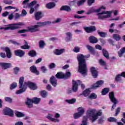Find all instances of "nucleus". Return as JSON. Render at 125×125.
<instances>
[{
    "instance_id": "1",
    "label": "nucleus",
    "mask_w": 125,
    "mask_h": 125,
    "mask_svg": "<svg viewBox=\"0 0 125 125\" xmlns=\"http://www.w3.org/2000/svg\"><path fill=\"white\" fill-rule=\"evenodd\" d=\"M90 55L89 54L86 56H83V54L78 55L77 56L79 62V69L78 71L83 76H85L87 73V68H86V63L84 58H89Z\"/></svg>"
},
{
    "instance_id": "2",
    "label": "nucleus",
    "mask_w": 125,
    "mask_h": 125,
    "mask_svg": "<svg viewBox=\"0 0 125 125\" xmlns=\"http://www.w3.org/2000/svg\"><path fill=\"white\" fill-rule=\"evenodd\" d=\"M51 24L50 21H45L44 22H37V24L34 25H31L26 28V29H23L21 30H19L18 33L19 34H21L23 33H27L30 32V33H36L40 31V27H42V26H45V25H49Z\"/></svg>"
},
{
    "instance_id": "3",
    "label": "nucleus",
    "mask_w": 125,
    "mask_h": 125,
    "mask_svg": "<svg viewBox=\"0 0 125 125\" xmlns=\"http://www.w3.org/2000/svg\"><path fill=\"white\" fill-rule=\"evenodd\" d=\"M95 113H96V109L93 108H88L86 112V116L92 121V123L95 122L98 119V117L102 115L101 110H99L96 114Z\"/></svg>"
},
{
    "instance_id": "4",
    "label": "nucleus",
    "mask_w": 125,
    "mask_h": 125,
    "mask_svg": "<svg viewBox=\"0 0 125 125\" xmlns=\"http://www.w3.org/2000/svg\"><path fill=\"white\" fill-rule=\"evenodd\" d=\"M30 0H24L23 2V8H27V7H31L30 8V13L32 14V13H34V11H35V8H37V7H39L40 6V5L39 4H36L37 3V1L36 0H34L33 1L31 2L29 4L28 3L29 2ZM36 6L35 7V8H33V6L34 5H35Z\"/></svg>"
},
{
    "instance_id": "5",
    "label": "nucleus",
    "mask_w": 125,
    "mask_h": 125,
    "mask_svg": "<svg viewBox=\"0 0 125 125\" xmlns=\"http://www.w3.org/2000/svg\"><path fill=\"white\" fill-rule=\"evenodd\" d=\"M22 26H24V23L20 22L17 23L7 25L5 27H0V30L4 29L6 31L8 30H16L17 29H20V28L22 27Z\"/></svg>"
},
{
    "instance_id": "6",
    "label": "nucleus",
    "mask_w": 125,
    "mask_h": 125,
    "mask_svg": "<svg viewBox=\"0 0 125 125\" xmlns=\"http://www.w3.org/2000/svg\"><path fill=\"white\" fill-rule=\"evenodd\" d=\"M24 77H21L20 78L19 86L20 90H17L16 92V94H21V93H23V92H25V91H26V84H25V82L24 83Z\"/></svg>"
},
{
    "instance_id": "7",
    "label": "nucleus",
    "mask_w": 125,
    "mask_h": 125,
    "mask_svg": "<svg viewBox=\"0 0 125 125\" xmlns=\"http://www.w3.org/2000/svg\"><path fill=\"white\" fill-rule=\"evenodd\" d=\"M111 11H103L101 13L97 14V16L100 20H104L106 18H110L111 17Z\"/></svg>"
},
{
    "instance_id": "8",
    "label": "nucleus",
    "mask_w": 125,
    "mask_h": 125,
    "mask_svg": "<svg viewBox=\"0 0 125 125\" xmlns=\"http://www.w3.org/2000/svg\"><path fill=\"white\" fill-rule=\"evenodd\" d=\"M57 79H68L71 77V73L70 72H67L65 74L63 72H59L56 75Z\"/></svg>"
},
{
    "instance_id": "9",
    "label": "nucleus",
    "mask_w": 125,
    "mask_h": 125,
    "mask_svg": "<svg viewBox=\"0 0 125 125\" xmlns=\"http://www.w3.org/2000/svg\"><path fill=\"white\" fill-rule=\"evenodd\" d=\"M109 97L111 101H112V102L114 103V104H113L111 107V110H114V108L116 107V104L118 103V101L117 100V99H116V98H115V95L114 94V92H111L109 93Z\"/></svg>"
},
{
    "instance_id": "10",
    "label": "nucleus",
    "mask_w": 125,
    "mask_h": 125,
    "mask_svg": "<svg viewBox=\"0 0 125 125\" xmlns=\"http://www.w3.org/2000/svg\"><path fill=\"white\" fill-rule=\"evenodd\" d=\"M25 84L26 85V89H27V87H29L30 89H32V90H35L38 88V86L36 83L31 82L30 81H27L25 82Z\"/></svg>"
},
{
    "instance_id": "11",
    "label": "nucleus",
    "mask_w": 125,
    "mask_h": 125,
    "mask_svg": "<svg viewBox=\"0 0 125 125\" xmlns=\"http://www.w3.org/2000/svg\"><path fill=\"white\" fill-rule=\"evenodd\" d=\"M106 9V7L104 6H101L100 7L99 9H94L93 8H91L86 13L88 15L90 14V13H92V12H97L99 13L100 11H102V10H105Z\"/></svg>"
},
{
    "instance_id": "12",
    "label": "nucleus",
    "mask_w": 125,
    "mask_h": 125,
    "mask_svg": "<svg viewBox=\"0 0 125 125\" xmlns=\"http://www.w3.org/2000/svg\"><path fill=\"white\" fill-rule=\"evenodd\" d=\"M81 84V81H72V90L74 92L78 91V85Z\"/></svg>"
},
{
    "instance_id": "13",
    "label": "nucleus",
    "mask_w": 125,
    "mask_h": 125,
    "mask_svg": "<svg viewBox=\"0 0 125 125\" xmlns=\"http://www.w3.org/2000/svg\"><path fill=\"white\" fill-rule=\"evenodd\" d=\"M4 115L6 116H10V117H13V111L8 107H5L3 110Z\"/></svg>"
},
{
    "instance_id": "14",
    "label": "nucleus",
    "mask_w": 125,
    "mask_h": 125,
    "mask_svg": "<svg viewBox=\"0 0 125 125\" xmlns=\"http://www.w3.org/2000/svg\"><path fill=\"white\" fill-rule=\"evenodd\" d=\"M103 84H104V81L103 80H100L92 85L91 88H93V89H96V88H98V87H101V86H102Z\"/></svg>"
},
{
    "instance_id": "15",
    "label": "nucleus",
    "mask_w": 125,
    "mask_h": 125,
    "mask_svg": "<svg viewBox=\"0 0 125 125\" xmlns=\"http://www.w3.org/2000/svg\"><path fill=\"white\" fill-rule=\"evenodd\" d=\"M0 67H1L2 70H7L9 68H11V67H12V64L8 62H0Z\"/></svg>"
},
{
    "instance_id": "16",
    "label": "nucleus",
    "mask_w": 125,
    "mask_h": 125,
    "mask_svg": "<svg viewBox=\"0 0 125 125\" xmlns=\"http://www.w3.org/2000/svg\"><path fill=\"white\" fill-rule=\"evenodd\" d=\"M64 41L65 42H69L72 41V38H73V34L71 32H68L65 33Z\"/></svg>"
},
{
    "instance_id": "17",
    "label": "nucleus",
    "mask_w": 125,
    "mask_h": 125,
    "mask_svg": "<svg viewBox=\"0 0 125 125\" xmlns=\"http://www.w3.org/2000/svg\"><path fill=\"white\" fill-rule=\"evenodd\" d=\"M1 49L3 51H5V52L6 53V57H7V58L10 59L12 56V54L11 53L9 48L7 47H3L1 48Z\"/></svg>"
},
{
    "instance_id": "18",
    "label": "nucleus",
    "mask_w": 125,
    "mask_h": 125,
    "mask_svg": "<svg viewBox=\"0 0 125 125\" xmlns=\"http://www.w3.org/2000/svg\"><path fill=\"white\" fill-rule=\"evenodd\" d=\"M83 28L86 33H91L94 32L96 30L95 26H91L90 27L84 26Z\"/></svg>"
},
{
    "instance_id": "19",
    "label": "nucleus",
    "mask_w": 125,
    "mask_h": 125,
    "mask_svg": "<svg viewBox=\"0 0 125 125\" xmlns=\"http://www.w3.org/2000/svg\"><path fill=\"white\" fill-rule=\"evenodd\" d=\"M53 115L51 114H48L46 116V118L49 121H51V122H53L54 123H59L60 120L59 119H55V118H53Z\"/></svg>"
},
{
    "instance_id": "20",
    "label": "nucleus",
    "mask_w": 125,
    "mask_h": 125,
    "mask_svg": "<svg viewBox=\"0 0 125 125\" xmlns=\"http://www.w3.org/2000/svg\"><path fill=\"white\" fill-rule=\"evenodd\" d=\"M88 40L90 43H97L98 42V39L94 36H90Z\"/></svg>"
},
{
    "instance_id": "21",
    "label": "nucleus",
    "mask_w": 125,
    "mask_h": 125,
    "mask_svg": "<svg viewBox=\"0 0 125 125\" xmlns=\"http://www.w3.org/2000/svg\"><path fill=\"white\" fill-rule=\"evenodd\" d=\"M15 54L16 56H19V57H22L24 56L25 52L21 50H17L15 51Z\"/></svg>"
},
{
    "instance_id": "22",
    "label": "nucleus",
    "mask_w": 125,
    "mask_h": 125,
    "mask_svg": "<svg viewBox=\"0 0 125 125\" xmlns=\"http://www.w3.org/2000/svg\"><path fill=\"white\" fill-rule=\"evenodd\" d=\"M50 82L53 86H56L57 85V80H56V78L54 76H52L50 78Z\"/></svg>"
},
{
    "instance_id": "23",
    "label": "nucleus",
    "mask_w": 125,
    "mask_h": 125,
    "mask_svg": "<svg viewBox=\"0 0 125 125\" xmlns=\"http://www.w3.org/2000/svg\"><path fill=\"white\" fill-rule=\"evenodd\" d=\"M14 114L17 118H23V117H25V114L23 112H21L18 110L15 111Z\"/></svg>"
},
{
    "instance_id": "24",
    "label": "nucleus",
    "mask_w": 125,
    "mask_h": 125,
    "mask_svg": "<svg viewBox=\"0 0 125 125\" xmlns=\"http://www.w3.org/2000/svg\"><path fill=\"white\" fill-rule=\"evenodd\" d=\"M64 52H65V49H56L54 51V53L56 55H61Z\"/></svg>"
},
{
    "instance_id": "25",
    "label": "nucleus",
    "mask_w": 125,
    "mask_h": 125,
    "mask_svg": "<svg viewBox=\"0 0 125 125\" xmlns=\"http://www.w3.org/2000/svg\"><path fill=\"white\" fill-rule=\"evenodd\" d=\"M91 72L92 73V75L93 78H97V76H98V72L96 70V69L94 67H92L91 68Z\"/></svg>"
},
{
    "instance_id": "26",
    "label": "nucleus",
    "mask_w": 125,
    "mask_h": 125,
    "mask_svg": "<svg viewBox=\"0 0 125 125\" xmlns=\"http://www.w3.org/2000/svg\"><path fill=\"white\" fill-rule=\"evenodd\" d=\"M125 54V47H122L119 51L118 52V55L119 57H122L123 55Z\"/></svg>"
},
{
    "instance_id": "27",
    "label": "nucleus",
    "mask_w": 125,
    "mask_h": 125,
    "mask_svg": "<svg viewBox=\"0 0 125 125\" xmlns=\"http://www.w3.org/2000/svg\"><path fill=\"white\" fill-rule=\"evenodd\" d=\"M43 16V14L41 12H38L35 14V19L40 20Z\"/></svg>"
},
{
    "instance_id": "28",
    "label": "nucleus",
    "mask_w": 125,
    "mask_h": 125,
    "mask_svg": "<svg viewBox=\"0 0 125 125\" xmlns=\"http://www.w3.org/2000/svg\"><path fill=\"white\" fill-rule=\"evenodd\" d=\"M25 103L28 108H32V107H33V101L32 99H27Z\"/></svg>"
},
{
    "instance_id": "29",
    "label": "nucleus",
    "mask_w": 125,
    "mask_h": 125,
    "mask_svg": "<svg viewBox=\"0 0 125 125\" xmlns=\"http://www.w3.org/2000/svg\"><path fill=\"white\" fill-rule=\"evenodd\" d=\"M30 71L32 73H34L36 75H39L40 74V72L37 70V67L35 66H32L30 67Z\"/></svg>"
},
{
    "instance_id": "30",
    "label": "nucleus",
    "mask_w": 125,
    "mask_h": 125,
    "mask_svg": "<svg viewBox=\"0 0 125 125\" xmlns=\"http://www.w3.org/2000/svg\"><path fill=\"white\" fill-rule=\"evenodd\" d=\"M46 7L48 9H51V8H53V7H55V3L49 2L46 4Z\"/></svg>"
},
{
    "instance_id": "31",
    "label": "nucleus",
    "mask_w": 125,
    "mask_h": 125,
    "mask_svg": "<svg viewBox=\"0 0 125 125\" xmlns=\"http://www.w3.org/2000/svg\"><path fill=\"white\" fill-rule=\"evenodd\" d=\"M90 89H86L83 92V95L85 96V97H88V95L90 94Z\"/></svg>"
},
{
    "instance_id": "32",
    "label": "nucleus",
    "mask_w": 125,
    "mask_h": 125,
    "mask_svg": "<svg viewBox=\"0 0 125 125\" xmlns=\"http://www.w3.org/2000/svg\"><path fill=\"white\" fill-rule=\"evenodd\" d=\"M112 37L113 39H114V40H115V41H116L117 42H119V41H121V40H122V37L119 34H113Z\"/></svg>"
},
{
    "instance_id": "33",
    "label": "nucleus",
    "mask_w": 125,
    "mask_h": 125,
    "mask_svg": "<svg viewBox=\"0 0 125 125\" xmlns=\"http://www.w3.org/2000/svg\"><path fill=\"white\" fill-rule=\"evenodd\" d=\"M86 47L87 49H88V50H89L90 52H91L93 55H95V54H94V49H93V47H92V46L89 45H86Z\"/></svg>"
},
{
    "instance_id": "34",
    "label": "nucleus",
    "mask_w": 125,
    "mask_h": 125,
    "mask_svg": "<svg viewBox=\"0 0 125 125\" xmlns=\"http://www.w3.org/2000/svg\"><path fill=\"white\" fill-rule=\"evenodd\" d=\"M32 100V103H34V104H39L41 102V98L35 97L31 99Z\"/></svg>"
},
{
    "instance_id": "35",
    "label": "nucleus",
    "mask_w": 125,
    "mask_h": 125,
    "mask_svg": "<svg viewBox=\"0 0 125 125\" xmlns=\"http://www.w3.org/2000/svg\"><path fill=\"white\" fill-rule=\"evenodd\" d=\"M87 119H89L87 116H84L83 117V120L82 121V123L81 125H87Z\"/></svg>"
},
{
    "instance_id": "36",
    "label": "nucleus",
    "mask_w": 125,
    "mask_h": 125,
    "mask_svg": "<svg viewBox=\"0 0 125 125\" xmlns=\"http://www.w3.org/2000/svg\"><path fill=\"white\" fill-rule=\"evenodd\" d=\"M77 110L78 113H80L81 116H83V114H84V108L83 107L78 108Z\"/></svg>"
},
{
    "instance_id": "37",
    "label": "nucleus",
    "mask_w": 125,
    "mask_h": 125,
    "mask_svg": "<svg viewBox=\"0 0 125 125\" xmlns=\"http://www.w3.org/2000/svg\"><path fill=\"white\" fill-rule=\"evenodd\" d=\"M88 98L89 99H96L97 98V95L94 93H92L88 96Z\"/></svg>"
},
{
    "instance_id": "38",
    "label": "nucleus",
    "mask_w": 125,
    "mask_h": 125,
    "mask_svg": "<svg viewBox=\"0 0 125 125\" xmlns=\"http://www.w3.org/2000/svg\"><path fill=\"white\" fill-rule=\"evenodd\" d=\"M61 10H65V11H71V8L68 6H63L61 8Z\"/></svg>"
},
{
    "instance_id": "39",
    "label": "nucleus",
    "mask_w": 125,
    "mask_h": 125,
    "mask_svg": "<svg viewBox=\"0 0 125 125\" xmlns=\"http://www.w3.org/2000/svg\"><path fill=\"white\" fill-rule=\"evenodd\" d=\"M40 94L42 96V97L43 98H45V97H46L47 96V92H46V91H41L40 92Z\"/></svg>"
},
{
    "instance_id": "40",
    "label": "nucleus",
    "mask_w": 125,
    "mask_h": 125,
    "mask_svg": "<svg viewBox=\"0 0 125 125\" xmlns=\"http://www.w3.org/2000/svg\"><path fill=\"white\" fill-rule=\"evenodd\" d=\"M102 51L104 56L105 58H107V59H109V53H108V51L105 49H103Z\"/></svg>"
},
{
    "instance_id": "41",
    "label": "nucleus",
    "mask_w": 125,
    "mask_h": 125,
    "mask_svg": "<svg viewBox=\"0 0 125 125\" xmlns=\"http://www.w3.org/2000/svg\"><path fill=\"white\" fill-rule=\"evenodd\" d=\"M21 48H22V49H29L30 46L28 45V43L24 41V45L21 46Z\"/></svg>"
},
{
    "instance_id": "42",
    "label": "nucleus",
    "mask_w": 125,
    "mask_h": 125,
    "mask_svg": "<svg viewBox=\"0 0 125 125\" xmlns=\"http://www.w3.org/2000/svg\"><path fill=\"white\" fill-rule=\"evenodd\" d=\"M16 87H17V83L16 82H14L11 84L10 89H11V90H12L16 88Z\"/></svg>"
},
{
    "instance_id": "43",
    "label": "nucleus",
    "mask_w": 125,
    "mask_h": 125,
    "mask_svg": "<svg viewBox=\"0 0 125 125\" xmlns=\"http://www.w3.org/2000/svg\"><path fill=\"white\" fill-rule=\"evenodd\" d=\"M76 99H72L70 100H65V102L68 103L69 104H74V103H76Z\"/></svg>"
},
{
    "instance_id": "44",
    "label": "nucleus",
    "mask_w": 125,
    "mask_h": 125,
    "mask_svg": "<svg viewBox=\"0 0 125 125\" xmlns=\"http://www.w3.org/2000/svg\"><path fill=\"white\" fill-rule=\"evenodd\" d=\"M29 56H31V57H35V56H37V53L36 51L34 50L30 51L28 53Z\"/></svg>"
},
{
    "instance_id": "45",
    "label": "nucleus",
    "mask_w": 125,
    "mask_h": 125,
    "mask_svg": "<svg viewBox=\"0 0 125 125\" xmlns=\"http://www.w3.org/2000/svg\"><path fill=\"white\" fill-rule=\"evenodd\" d=\"M109 88H105L104 89H103L102 91V95H106L108 92H109Z\"/></svg>"
},
{
    "instance_id": "46",
    "label": "nucleus",
    "mask_w": 125,
    "mask_h": 125,
    "mask_svg": "<svg viewBox=\"0 0 125 125\" xmlns=\"http://www.w3.org/2000/svg\"><path fill=\"white\" fill-rule=\"evenodd\" d=\"M45 45V43L43 41H41L39 42V47L40 48H43Z\"/></svg>"
},
{
    "instance_id": "47",
    "label": "nucleus",
    "mask_w": 125,
    "mask_h": 125,
    "mask_svg": "<svg viewBox=\"0 0 125 125\" xmlns=\"http://www.w3.org/2000/svg\"><path fill=\"white\" fill-rule=\"evenodd\" d=\"M14 17L15 20H17V19H20L21 18V14H19V13H15L14 14Z\"/></svg>"
},
{
    "instance_id": "48",
    "label": "nucleus",
    "mask_w": 125,
    "mask_h": 125,
    "mask_svg": "<svg viewBox=\"0 0 125 125\" xmlns=\"http://www.w3.org/2000/svg\"><path fill=\"white\" fill-rule=\"evenodd\" d=\"M82 115H81L79 112L76 113L73 115V117L75 120H77V119H79V118H81Z\"/></svg>"
},
{
    "instance_id": "49",
    "label": "nucleus",
    "mask_w": 125,
    "mask_h": 125,
    "mask_svg": "<svg viewBox=\"0 0 125 125\" xmlns=\"http://www.w3.org/2000/svg\"><path fill=\"white\" fill-rule=\"evenodd\" d=\"M86 0H80L77 2V5L78 6H81V5H83V3L85 2Z\"/></svg>"
},
{
    "instance_id": "50",
    "label": "nucleus",
    "mask_w": 125,
    "mask_h": 125,
    "mask_svg": "<svg viewBox=\"0 0 125 125\" xmlns=\"http://www.w3.org/2000/svg\"><path fill=\"white\" fill-rule=\"evenodd\" d=\"M80 49H81V48H80L79 47L76 46L73 48V51L74 52H75L76 53H78V52H80Z\"/></svg>"
},
{
    "instance_id": "51",
    "label": "nucleus",
    "mask_w": 125,
    "mask_h": 125,
    "mask_svg": "<svg viewBox=\"0 0 125 125\" xmlns=\"http://www.w3.org/2000/svg\"><path fill=\"white\" fill-rule=\"evenodd\" d=\"M99 62L101 66H106V62L103 60L100 59Z\"/></svg>"
},
{
    "instance_id": "52",
    "label": "nucleus",
    "mask_w": 125,
    "mask_h": 125,
    "mask_svg": "<svg viewBox=\"0 0 125 125\" xmlns=\"http://www.w3.org/2000/svg\"><path fill=\"white\" fill-rule=\"evenodd\" d=\"M98 33L100 37H102V38H104V37H106V35H107L106 33L103 32H98Z\"/></svg>"
},
{
    "instance_id": "53",
    "label": "nucleus",
    "mask_w": 125,
    "mask_h": 125,
    "mask_svg": "<svg viewBox=\"0 0 125 125\" xmlns=\"http://www.w3.org/2000/svg\"><path fill=\"white\" fill-rule=\"evenodd\" d=\"M3 2L4 3H5V4H12L13 1L12 0H4Z\"/></svg>"
},
{
    "instance_id": "54",
    "label": "nucleus",
    "mask_w": 125,
    "mask_h": 125,
    "mask_svg": "<svg viewBox=\"0 0 125 125\" xmlns=\"http://www.w3.org/2000/svg\"><path fill=\"white\" fill-rule=\"evenodd\" d=\"M14 18V13H11L8 15V19L9 20H12Z\"/></svg>"
},
{
    "instance_id": "55",
    "label": "nucleus",
    "mask_w": 125,
    "mask_h": 125,
    "mask_svg": "<svg viewBox=\"0 0 125 125\" xmlns=\"http://www.w3.org/2000/svg\"><path fill=\"white\" fill-rule=\"evenodd\" d=\"M27 15V11L24 9H23L21 11V16L22 17H24V16H26Z\"/></svg>"
},
{
    "instance_id": "56",
    "label": "nucleus",
    "mask_w": 125,
    "mask_h": 125,
    "mask_svg": "<svg viewBox=\"0 0 125 125\" xmlns=\"http://www.w3.org/2000/svg\"><path fill=\"white\" fill-rule=\"evenodd\" d=\"M4 100L5 101L8 102L9 103H11V102H12V99H11L10 97H5Z\"/></svg>"
},
{
    "instance_id": "57",
    "label": "nucleus",
    "mask_w": 125,
    "mask_h": 125,
    "mask_svg": "<svg viewBox=\"0 0 125 125\" xmlns=\"http://www.w3.org/2000/svg\"><path fill=\"white\" fill-rule=\"evenodd\" d=\"M108 121L110 122H117V119L114 117H110L108 119Z\"/></svg>"
},
{
    "instance_id": "58",
    "label": "nucleus",
    "mask_w": 125,
    "mask_h": 125,
    "mask_svg": "<svg viewBox=\"0 0 125 125\" xmlns=\"http://www.w3.org/2000/svg\"><path fill=\"white\" fill-rule=\"evenodd\" d=\"M54 118L55 120H59V118H60V114L58 113H56L54 115Z\"/></svg>"
},
{
    "instance_id": "59",
    "label": "nucleus",
    "mask_w": 125,
    "mask_h": 125,
    "mask_svg": "<svg viewBox=\"0 0 125 125\" xmlns=\"http://www.w3.org/2000/svg\"><path fill=\"white\" fill-rule=\"evenodd\" d=\"M15 6H8L6 7H5V9L6 10H10V9H15Z\"/></svg>"
},
{
    "instance_id": "60",
    "label": "nucleus",
    "mask_w": 125,
    "mask_h": 125,
    "mask_svg": "<svg viewBox=\"0 0 125 125\" xmlns=\"http://www.w3.org/2000/svg\"><path fill=\"white\" fill-rule=\"evenodd\" d=\"M41 71H42V73H45L47 71L46 67H45V66H42L41 67Z\"/></svg>"
},
{
    "instance_id": "61",
    "label": "nucleus",
    "mask_w": 125,
    "mask_h": 125,
    "mask_svg": "<svg viewBox=\"0 0 125 125\" xmlns=\"http://www.w3.org/2000/svg\"><path fill=\"white\" fill-rule=\"evenodd\" d=\"M13 69H14V72L15 74H17V73L19 72L20 68L19 67H15L13 68Z\"/></svg>"
},
{
    "instance_id": "62",
    "label": "nucleus",
    "mask_w": 125,
    "mask_h": 125,
    "mask_svg": "<svg viewBox=\"0 0 125 125\" xmlns=\"http://www.w3.org/2000/svg\"><path fill=\"white\" fill-rule=\"evenodd\" d=\"M0 56L2 58H5V57H6V55L5 54V53L1 52L0 53Z\"/></svg>"
},
{
    "instance_id": "63",
    "label": "nucleus",
    "mask_w": 125,
    "mask_h": 125,
    "mask_svg": "<svg viewBox=\"0 0 125 125\" xmlns=\"http://www.w3.org/2000/svg\"><path fill=\"white\" fill-rule=\"evenodd\" d=\"M14 125H24V124L21 121H18L16 122Z\"/></svg>"
},
{
    "instance_id": "64",
    "label": "nucleus",
    "mask_w": 125,
    "mask_h": 125,
    "mask_svg": "<svg viewBox=\"0 0 125 125\" xmlns=\"http://www.w3.org/2000/svg\"><path fill=\"white\" fill-rule=\"evenodd\" d=\"M55 63H51L49 65V68L50 69H53V68H55Z\"/></svg>"
}]
</instances>
